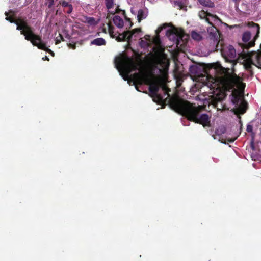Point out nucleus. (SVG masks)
I'll return each mask as SVG.
<instances>
[{
    "mask_svg": "<svg viewBox=\"0 0 261 261\" xmlns=\"http://www.w3.org/2000/svg\"><path fill=\"white\" fill-rule=\"evenodd\" d=\"M235 139H231V140H230L229 141V142H234V141Z\"/></svg>",
    "mask_w": 261,
    "mask_h": 261,
    "instance_id": "obj_38",
    "label": "nucleus"
},
{
    "mask_svg": "<svg viewBox=\"0 0 261 261\" xmlns=\"http://www.w3.org/2000/svg\"><path fill=\"white\" fill-rule=\"evenodd\" d=\"M9 13H13V12L12 10H10L9 11V12H6L5 13V15L6 16V19L7 20V21H9L11 23H14L15 24H16V22H17V20H14V18L12 17V16H8V15H9Z\"/></svg>",
    "mask_w": 261,
    "mask_h": 261,
    "instance_id": "obj_21",
    "label": "nucleus"
},
{
    "mask_svg": "<svg viewBox=\"0 0 261 261\" xmlns=\"http://www.w3.org/2000/svg\"><path fill=\"white\" fill-rule=\"evenodd\" d=\"M85 22L90 25H95L97 24V21L95 18L92 17H86Z\"/></svg>",
    "mask_w": 261,
    "mask_h": 261,
    "instance_id": "obj_18",
    "label": "nucleus"
},
{
    "mask_svg": "<svg viewBox=\"0 0 261 261\" xmlns=\"http://www.w3.org/2000/svg\"><path fill=\"white\" fill-rule=\"evenodd\" d=\"M17 30L21 31V34L25 36V39L30 41L33 45L36 46L39 49L47 51H51L46 44L42 42L41 38L38 35L34 34L32 28L28 24L25 18L24 19L18 18L17 19Z\"/></svg>",
    "mask_w": 261,
    "mask_h": 261,
    "instance_id": "obj_5",
    "label": "nucleus"
},
{
    "mask_svg": "<svg viewBox=\"0 0 261 261\" xmlns=\"http://www.w3.org/2000/svg\"><path fill=\"white\" fill-rule=\"evenodd\" d=\"M106 7L108 9L112 8L113 6V0H105Z\"/></svg>",
    "mask_w": 261,
    "mask_h": 261,
    "instance_id": "obj_24",
    "label": "nucleus"
},
{
    "mask_svg": "<svg viewBox=\"0 0 261 261\" xmlns=\"http://www.w3.org/2000/svg\"><path fill=\"white\" fill-rule=\"evenodd\" d=\"M140 31V29H134L131 32L129 31H124L122 33L119 34L118 36H115V39L119 41L123 40L129 41V40L135 33L139 32Z\"/></svg>",
    "mask_w": 261,
    "mask_h": 261,
    "instance_id": "obj_8",
    "label": "nucleus"
},
{
    "mask_svg": "<svg viewBox=\"0 0 261 261\" xmlns=\"http://www.w3.org/2000/svg\"><path fill=\"white\" fill-rule=\"evenodd\" d=\"M191 37L193 39L197 41H199L202 38L201 35L195 31H192L191 32Z\"/></svg>",
    "mask_w": 261,
    "mask_h": 261,
    "instance_id": "obj_22",
    "label": "nucleus"
},
{
    "mask_svg": "<svg viewBox=\"0 0 261 261\" xmlns=\"http://www.w3.org/2000/svg\"><path fill=\"white\" fill-rule=\"evenodd\" d=\"M161 67H162V68H159L160 72H161L162 70H163L165 72H167L169 66H161Z\"/></svg>",
    "mask_w": 261,
    "mask_h": 261,
    "instance_id": "obj_32",
    "label": "nucleus"
},
{
    "mask_svg": "<svg viewBox=\"0 0 261 261\" xmlns=\"http://www.w3.org/2000/svg\"><path fill=\"white\" fill-rule=\"evenodd\" d=\"M163 29V28L162 27H161V28H159L156 31V33L157 34H158L159 33V32L161 31V30Z\"/></svg>",
    "mask_w": 261,
    "mask_h": 261,
    "instance_id": "obj_35",
    "label": "nucleus"
},
{
    "mask_svg": "<svg viewBox=\"0 0 261 261\" xmlns=\"http://www.w3.org/2000/svg\"><path fill=\"white\" fill-rule=\"evenodd\" d=\"M215 132H216L217 135H220V134H223L225 132V128L224 127H222L221 129H218Z\"/></svg>",
    "mask_w": 261,
    "mask_h": 261,
    "instance_id": "obj_28",
    "label": "nucleus"
},
{
    "mask_svg": "<svg viewBox=\"0 0 261 261\" xmlns=\"http://www.w3.org/2000/svg\"><path fill=\"white\" fill-rule=\"evenodd\" d=\"M68 46L69 48H71L73 49H75L76 48V45L75 44H71L69 43L68 44Z\"/></svg>",
    "mask_w": 261,
    "mask_h": 261,
    "instance_id": "obj_34",
    "label": "nucleus"
},
{
    "mask_svg": "<svg viewBox=\"0 0 261 261\" xmlns=\"http://www.w3.org/2000/svg\"><path fill=\"white\" fill-rule=\"evenodd\" d=\"M130 59L123 56L121 60L115 57V65H135L129 64ZM170 63L167 56L162 53H155L151 54L150 57V63L149 64H138L137 65H169Z\"/></svg>",
    "mask_w": 261,
    "mask_h": 261,
    "instance_id": "obj_6",
    "label": "nucleus"
},
{
    "mask_svg": "<svg viewBox=\"0 0 261 261\" xmlns=\"http://www.w3.org/2000/svg\"><path fill=\"white\" fill-rule=\"evenodd\" d=\"M91 44L97 46L105 45L106 41L102 38H98L91 41Z\"/></svg>",
    "mask_w": 261,
    "mask_h": 261,
    "instance_id": "obj_15",
    "label": "nucleus"
},
{
    "mask_svg": "<svg viewBox=\"0 0 261 261\" xmlns=\"http://www.w3.org/2000/svg\"><path fill=\"white\" fill-rule=\"evenodd\" d=\"M59 37H60L59 39H58V37H57L56 39V44L60 43L61 41H64L63 37L61 34H59Z\"/></svg>",
    "mask_w": 261,
    "mask_h": 261,
    "instance_id": "obj_27",
    "label": "nucleus"
},
{
    "mask_svg": "<svg viewBox=\"0 0 261 261\" xmlns=\"http://www.w3.org/2000/svg\"><path fill=\"white\" fill-rule=\"evenodd\" d=\"M166 35L170 40L174 42L177 47L181 46L185 44V40L187 36L184 33L182 30H178L176 28L170 29L166 31Z\"/></svg>",
    "mask_w": 261,
    "mask_h": 261,
    "instance_id": "obj_7",
    "label": "nucleus"
},
{
    "mask_svg": "<svg viewBox=\"0 0 261 261\" xmlns=\"http://www.w3.org/2000/svg\"><path fill=\"white\" fill-rule=\"evenodd\" d=\"M251 32L249 31L245 32L243 34L242 40L244 42H248L251 39Z\"/></svg>",
    "mask_w": 261,
    "mask_h": 261,
    "instance_id": "obj_20",
    "label": "nucleus"
},
{
    "mask_svg": "<svg viewBox=\"0 0 261 261\" xmlns=\"http://www.w3.org/2000/svg\"><path fill=\"white\" fill-rule=\"evenodd\" d=\"M173 3L175 6H177L180 9H183L186 6V3L184 0H174Z\"/></svg>",
    "mask_w": 261,
    "mask_h": 261,
    "instance_id": "obj_17",
    "label": "nucleus"
},
{
    "mask_svg": "<svg viewBox=\"0 0 261 261\" xmlns=\"http://www.w3.org/2000/svg\"><path fill=\"white\" fill-rule=\"evenodd\" d=\"M144 39V40L142 38L140 39L139 45L142 48H147L152 42V41L150 40V36L149 35L145 36Z\"/></svg>",
    "mask_w": 261,
    "mask_h": 261,
    "instance_id": "obj_13",
    "label": "nucleus"
},
{
    "mask_svg": "<svg viewBox=\"0 0 261 261\" xmlns=\"http://www.w3.org/2000/svg\"><path fill=\"white\" fill-rule=\"evenodd\" d=\"M241 1V0H233V1L236 3V5H238Z\"/></svg>",
    "mask_w": 261,
    "mask_h": 261,
    "instance_id": "obj_36",
    "label": "nucleus"
},
{
    "mask_svg": "<svg viewBox=\"0 0 261 261\" xmlns=\"http://www.w3.org/2000/svg\"><path fill=\"white\" fill-rule=\"evenodd\" d=\"M248 26L251 27L252 29V32H255L256 34L254 37V40L251 41L246 45V48H249L255 45V40L258 37L259 34V26L258 24L254 23L253 22H249Z\"/></svg>",
    "mask_w": 261,
    "mask_h": 261,
    "instance_id": "obj_10",
    "label": "nucleus"
},
{
    "mask_svg": "<svg viewBox=\"0 0 261 261\" xmlns=\"http://www.w3.org/2000/svg\"><path fill=\"white\" fill-rule=\"evenodd\" d=\"M199 65H206V66H208V65H221L219 64H218V63H208V64L201 63V64H199Z\"/></svg>",
    "mask_w": 261,
    "mask_h": 261,
    "instance_id": "obj_33",
    "label": "nucleus"
},
{
    "mask_svg": "<svg viewBox=\"0 0 261 261\" xmlns=\"http://www.w3.org/2000/svg\"><path fill=\"white\" fill-rule=\"evenodd\" d=\"M107 19L108 22H107V25L108 27V30L110 36L111 38H114V26L113 23H114V13L110 12L109 11L108 15L107 16Z\"/></svg>",
    "mask_w": 261,
    "mask_h": 261,
    "instance_id": "obj_9",
    "label": "nucleus"
},
{
    "mask_svg": "<svg viewBox=\"0 0 261 261\" xmlns=\"http://www.w3.org/2000/svg\"><path fill=\"white\" fill-rule=\"evenodd\" d=\"M179 66H174V77L176 80L177 87L179 88L184 80L187 77V75L178 71Z\"/></svg>",
    "mask_w": 261,
    "mask_h": 261,
    "instance_id": "obj_11",
    "label": "nucleus"
},
{
    "mask_svg": "<svg viewBox=\"0 0 261 261\" xmlns=\"http://www.w3.org/2000/svg\"><path fill=\"white\" fill-rule=\"evenodd\" d=\"M244 67H245L246 70L250 72V74H251V75H252V66H244Z\"/></svg>",
    "mask_w": 261,
    "mask_h": 261,
    "instance_id": "obj_30",
    "label": "nucleus"
},
{
    "mask_svg": "<svg viewBox=\"0 0 261 261\" xmlns=\"http://www.w3.org/2000/svg\"><path fill=\"white\" fill-rule=\"evenodd\" d=\"M59 4L61 5L64 8V11L69 14L71 13L73 11V6L71 4L66 1H60Z\"/></svg>",
    "mask_w": 261,
    "mask_h": 261,
    "instance_id": "obj_12",
    "label": "nucleus"
},
{
    "mask_svg": "<svg viewBox=\"0 0 261 261\" xmlns=\"http://www.w3.org/2000/svg\"><path fill=\"white\" fill-rule=\"evenodd\" d=\"M55 4L54 0H48L47 6L48 8H51Z\"/></svg>",
    "mask_w": 261,
    "mask_h": 261,
    "instance_id": "obj_29",
    "label": "nucleus"
},
{
    "mask_svg": "<svg viewBox=\"0 0 261 261\" xmlns=\"http://www.w3.org/2000/svg\"><path fill=\"white\" fill-rule=\"evenodd\" d=\"M171 108L180 115L185 116L190 121L199 123L203 127L211 125V121L208 115L202 114L199 117L200 107H196L189 101L179 98L177 95L169 100Z\"/></svg>",
    "mask_w": 261,
    "mask_h": 261,
    "instance_id": "obj_3",
    "label": "nucleus"
},
{
    "mask_svg": "<svg viewBox=\"0 0 261 261\" xmlns=\"http://www.w3.org/2000/svg\"><path fill=\"white\" fill-rule=\"evenodd\" d=\"M157 66H115L122 79L127 81L129 85H149V91L153 100L160 105L167 103L171 107L169 101L177 95L178 93L174 92L173 95L169 94L171 89L164 81L152 83L154 79V70Z\"/></svg>",
    "mask_w": 261,
    "mask_h": 261,
    "instance_id": "obj_1",
    "label": "nucleus"
},
{
    "mask_svg": "<svg viewBox=\"0 0 261 261\" xmlns=\"http://www.w3.org/2000/svg\"><path fill=\"white\" fill-rule=\"evenodd\" d=\"M115 14L117 13H119L120 14H122V15H124V17L125 18H126V16L124 15L125 11L124 10H120L119 8H116V9H115Z\"/></svg>",
    "mask_w": 261,
    "mask_h": 261,
    "instance_id": "obj_25",
    "label": "nucleus"
},
{
    "mask_svg": "<svg viewBox=\"0 0 261 261\" xmlns=\"http://www.w3.org/2000/svg\"><path fill=\"white\" fill-rule=\"evenodd\" d=\"M105 32H106V28L103 29Z\"/></svg>",
    "mask_w": 261,
    "mask_h": 261,
    "instance_id": "obj_40",
    "label": "nucleus"
},
{
    "mask_svg": "<svg viewBox=\"0 0 261 261\" xmlns=\"http://www.w3.org/2000/svg\"><path fill=\"white\" fill-rule=\"evenodd\" d=\"M199 3L205 7L213 8L214 7V4L210 0H198Z\"/></svg>",
    "mask_w": 261,
    "mask_h": 261,
    "instance_id": "obj_16",
    "label": "nucleus"
},
{
    "mask_svg": "<svg viewBox=\"0 0 261 261\" xmlns=\"http://www.w3.org/2000/svg\"><path fill=\"white\" fill-rule=\"evenodd\" d=\"M214 42L217 43L216 50H220L225 60L233 65L237 63L243 65H256L253 62V60H258L257 54H241L237 57L236 51L233 46L224 43L223 40H219L218 42L217 40L216 41L214 40Z\"/></svg>",
    "mask_w": 261,
    "mask_h": 261,
    "instance_id": "obj_4",
    "label": "nucleus"
},
{
    "mask_svg": "<svg viewBox=\"0 0 261 261\" xmlns=\"http://www.w3.org/2000/svg\"><path fill=\"white\" fill-rule=\"evenodd\" d=\"M234 66L231 68H224L223 66H190L189 71L195 77H208L211 70H213L215 75L220 79L225 85L237 86L240 90H232L230 98L236 106L234 113L243 114L246 111L247 103L243 99V90L245 84L242 83V79L234 73Z\"/></svg>",
    "mask_w": 261,
    "mask_h": 261,
    "instance_id": "obj_2",
    "label": "nucleus"
},
{
    "mask_svg": "<svg viewBox=\"0 0 261 261\" xmlns=\"http://www.w3.org/2000/svg\"><path fill=\"white\" fill-rule=\"evenodd\" d=\"M257 67H258L259 69H261V66H257Z\"/></svg>",
    "mask_w": 261,
    "mask_h": 261,
    "instance_id": "obj_39",
    "label": "nucleus"
},
{
    "mask_svg": "<svg viewBox=\"0 0 261 261\" xmlns=\"http://www.w3.org/2000/svg\"><path fill=\"white\" fill-rule=\"evenodd\" d=\"M207 15H210V14H206L204 11H201L199 13V16L201 18H204Z\"/></svg>",
    "mask_w": 261,
    "mask_h": 261,
    "instance_id": "obj_26",
    "label": "nucleus"
},
{
    "mask_svg": "<svg viewBox=\"0 0 261 261\" xmlns=\"http://www.w3.org/2000/svg\"><path fill=\"white\" fill-rule=\"evenodd\" d=\"M153 42L156 44V45H158L159 44V42H160V39H159V36L157 35L156 36V37H155L154 39H153Z\"/></svg>",
    "mask_w": 261,
    "mask_h": 261,
    "instance_id": "obj_31",
    "label": "nucleus"
},
{
    "mask_svg": "<svg viewBox=\"0 0 261 261\" xmlns=\"http://www.w3.org/2000/svg\"><path fill=\"white\" fill-rule=\"evenodd\" d=\"M246 130L248 133H251V136H252V141L251 143L253 144L254 141V137L255 136V133L253 132V126L251 125L248 124L247 126Z\"/></svg>",
    "mask_w": 261,
    "mask_h": 261,
    "instance_id": "obj_23",
    "label": "nucleus"
},
{
    "mask_svg": "<svg viewBox=\"0 0 261 261\" xmlns=\"http://www.w3.org/2000/svg\"><path fill=\"white\" fill-rule=\"evenodd\" d=\"M148 12L146 10L140 9L138 11L137 18L139 22L142 19H145L147 16Z\"/></svg>",
    "mask_w": 261,
    "mask_h": 261,
    "instance_id": "obj_14",
    "label": "nucleus"
},
{
    "mask_svg": "<svg viewBox=\"0 0 261 261\" xmlns=\"http://www.w3.org/2000/svg\"><path fill=\"white\" fill-rule=\"evenodd\" d=\"M115 25L118 28H122L123 26V21L120 16L115 15Z\"/></svg>",
    "mask_w": 261,
    "mask_h": 261,
    "instance_id": "obj_19",
    "label": "nucleus"
},
{
    "mask_svg": "<svg viewBox=\"0 0 261 261\" xmlns=\"http://www.w3.org/2000/svg\"><path fill=\"white\" fill-rule=\"evenodd\" d=\"M212 30H213V31L214 32H215V33L217 31V29H216V28H215V27H213V29H212Z\"/></svg>",
    "mask_w": 261,
    "mask_h": 261,
    "instance_id": "obj_37",
    "label": "nucleus"
}]
</instances>
